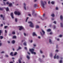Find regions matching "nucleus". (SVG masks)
I'll use <instances>...</instances> for the list:
<instances>
[{"label": "nucleus", "mask_w": 63, "mask_h": 63, "mask_svg": "<svg viewBox=\"0 0 63 63\" xmlns=\"http://www.w3.org/2000/svg\"><path fill=\"white\" fill-rule=\"evenodd\" d=\"M28 23H30V24L29 25V26L30 27H32V28H33L34 27V24H33L32 22L31 21H29L28 22Z\"/></svg>", "instance_id": "nucleus-1"}, {"label": "nucleus", "mask_w": 63, "mask_h": 63, "mask_svg": "<svg viewBox=\"0 0 63 63\" xmlns=\"http://www.w3.org/2000/svg\"><path fill=\"white\" fill-rule=\"evenodd\" d=\"M14 14L16 15H17L18 16H19V15H20V12H17L16 11H15L14 12Z\"/></svg>", "instance_id": "nucleus-2"}, {"label": "nucleus", "mask_w": 63, "mask_h": 63, "mask_svg": "<svg viewBox=\"0 0 63 63\" xmlns=\"http://www.w3.org/2000/svg\"><path fill=\"white\" fill-rule=\"evenodd\" d=\"M41 2L42 5V7L43 8H45L44 6L45 4V3H44V2H43V1L42 0L41 1Z\"/></svg>", "instance_id": "nucleus-3"}, {"label": "nucleus", "mask_w": 63, "mask_h": 63, "mask_svg": "<svg viewBox=\"0 0 63 63\" xmlns=\"http://www.w3.org/2000/svg\"><path fill=\"white\" fill-rule=\"evenodd\" d=\"M34 49L32 48V49H29V51H30L32 53H33V52H34Z\"/></svg>", "instance_id": "nucleus-4"}, {"label": "nucleus", "mask_w": 63, "mask_h": 63, "mask_svg": "<svg viewBox=\"0 0 63 63\" xmlns=\"http://www.w3.org/2000/svg\"><path fill=\"white\" fill-rule=\"evenodd\" d=\"M19 30H21L22 29H23V27L22 26H19Z\"/></svg>", "instance_id": "nucleus-5"}, {"label": "nucleus", "mask_w": 63, "mask_h": 63, "mask_svg": "<svg viewBox=\"0 0 63 63\" xmlns=\"http://www.w3.org/2000/svg\"><path fill=\"white\" fill-rule=\"evenodd\" d=\"M10 15L12 18H14V15H13V13H11L10 14Z\"/></svg>", "instance_id": "nucleus-6"}, {"label": "nucleus", "mask_w": 63, "mask_h": 63, "mask_svg": "<svg viewBox=\"0 0 63 63\" xmlns=\"http://www.w3.org/2000/svg\"><path fill=\"white\" fill-rule=\"evenodd\" d=\"M8 6L9 7H12V6H13V4H12V3H10L9 4Z\"/></svg>", "instance_id": "nucleus-7"}, {"label": "nucleus", "mask_w": 63, "mask_h": 63, "mask_svg": "<svg viewBox=\"0 0 63 63\" xmlns=\"http://www.w3.org/2000/svg\"><path fill=\"white\" fill-rule=\"evenodd\" d=\"M23 4H24V6H24V9L25 10H26V7H25V6L26 5V4H25V3H24Z\"/></svg>", "instance_id": "nucleus-8"}, {"label": "nucleus", "mask_w": 63, "mask_h": 63, "mask_svg": "<svg viewBox=\"0 0 63 63\" xmlns=\"http://www.w3.org/2000/svg\"><path fill=\"white\" fill-rule=\"evenodd\" d=\"M60 19L61 20H63V17L62 15H61L60 16Z\"/></svg>", "instance_id": "nucleus-9"}, {"label": "nucleus", "mask_w": 63, "mask_h": 63, "mask_svg": "<svg viewBox=\"0 0 63 63\" xmlns=\"http://www.w3.org/2000/svg\"><path fill=\"white\" fill-rule=\"evenodd\" d=\"M32 35L33 36H37V35L35 33V32H33L32 33Z\"/></svg>", "instance_id": "nucleus-10"}, {"label": "nucleus", "mask_w": 63, "mask_h": 63, "mask_svg": "<svg viewBox=\"0 0 63 63\" xmlns=\"http://www.w3.org/2000/svg\"><path fill=\"white\" fill-rule=\"evenodd\" d=\"M5 9L7 12H8V11H9V8H8V7L6 8Z\"/></svg>", "instance_id": "nucleus-11"}, {"label": "nucleus", "mask_w": 63, "mask_h": 63, "mask_svg": "<svg viewBox=\"0 0 63 63\" xmlns=\"http://www.w3.org/2000/svg\"><path fill=\"white\" fill-rule=\"evenodd\" d=\"M47 32H50L51 31V29H48L47 30Z\"/></svg>", "instance_id": "nucleus-12"}, {"label": "nucleus", "mask_w": 63, "mask_h": 63, "mask_svg": "<svg viewBox=\"0 0 63 63\" xmlns=\"http://www.w3.org/2000/svg\"><path fill=\"white\" fill-rule=\"evenodd\" d=\"M12 44H14L15 43V41L13 40L12 41Z\"/></svg>", "instance_id": "nucleus-13"}, {"label": "nucleus", "mask_w": 63, "mask_h": 63, "mask_svg": "<svg viewBox=\"0 0 63 63\" xmlns=\"http://www.w3.org/2000/svg\"><path fill=\"white\" fill-rule=\"evenodd\" d=\"M60 26L61 27H63V23H60Z\"/></svg>", "instance_id": "nucleus-14"}, {"label": "nucleus", "mask_w": 63, "mask_h": 63, "mask_svg": "<svg viewBox=\"0 0 63 63\" xmlns=\"http://www.w3.org/2000/svg\"><path fill=\"white\" fill-rule=\"evenodd\" d=\"M49 43H50L51 44H52V42H51V40L50 39H49Z\"/></svg>", "instance_id": "nucleus-15"}, {"label": "nucleus", "mask_w": 63, "mask_h": 63, "mask_svg": "<svg viewBox=\"0 0 63 63\" xmlns=\"http://www.w3.org/2000/svg\"><path fill=\"white\" fill-rule=\"evenodd\" d=\"M12 38L13 39H16V36L14 35L13 37Z\"/></svg>", "instance_id": "nucleus-16"}, {"label": "nucleus", "mask_w": 63, "mask_h": 63, "mask_svg": "<svg viewBox=\"0 0 63 63\" xmlns=\"http://www.w3.org/2000/svg\"><path fill=\"white\" fill-rule=\"evenodd\" d=\"M13 52H11L10 53V55H11V56H14V55L13 54Z\"/></svg>", "instance_id": "nucleus-17"}, {"label": "nucleus", "mask_w": 63, "mask_h": 63, "mask_svg": "<svg viewBox=\"0 0 63 63\" xmlns=\"http://www.w3.org/2000/svg\"><path fill=\"white\" fill-rule=\"evenodd\" d=\"M51 16H52V17H54L55 16L54 15V14H53L51 15Z\"/></svg>", "instance_id": "nucleus-18"}, {"label": "nucleus", "mask_w": 63, "mask_h": 63, "mask_svg": "<svg viewBox=\"0 0 63 63\" xmlns=\"http://www.w3.org/2000/svg\"><path fill=\"white\" fill-rule=\"evenodd\" d=\"M21 47H19L18 49L17 50V51H18V50L19 49H21Z\"/></svg>", "instance_id": "nucleus-19"}, {"label": "nucleus", "mask_w": 63, "mask_h": 63, "mask_svg": "<svg viewBox=\"0 0 63 63\" xmlns=\"http://www.w3.org/2000/svg\"><path fill=\"white\" fill-rule=\"evenodd\" d=\"M49 55L50 57H52V53H50V54Z\"/></svg>", "instance_id": "nucleus-20"}, {"label": "nucleus", "mask_w": 63, "mask_h": 63, "mask_svg": "<svg viewBox=\"0 0 63 63\" xmlns=\"http://www.w3.org/2000/svg\"><path fill=\"white\" fill-rule=\"evenodd\" d=\"M23 45H24V46H26L27 45L26 44V43L25 42L24 43H23Z\"/></svg>", "instance_id": "nucleus-21"}, {"label": "nucleus", "mask_w": 63, "mask_h": 63, "mask_svg": "<svg viewBox=\"0 0 63 63\" xmlns=\"http://www.w3.org/2000/svg\"><path fill=\"white\" fill-rule=\"evenodd\" d=\"M18 61L19 63H21V60H20V59H19Z\"/></svg>", "instance_id": "nucleus-22"}, {"label": "nucleus", "mask_w": 63, "mask_h": 63, "mask_svg": "<svg viewBox=\"0 0 63 63\" xmlns=\"http://www.w3.org/2000/svg\"><path fill=\"white\" fill-rule=\"evenodd\" d=\"M36 28H39V26L38 25H36Z\"/></svg>", "instance_id": "nucleus-23"}, {"label": "nucleus", "mask_w": 63, "mask_h": 63, "mask_svg": "<svg viewBox=\"0 0 63 63\" xmlns=\"http://www.w3.org/2000/svg\"><path fill=\"white\" fill-rule=\"evenodd\" d=\"M56 58L57 59H59V57L58 55H57L56 57Z\"/></svg>", "instance_id": "nucleus-24"}, {"label": "nucleus", "mask_w": 63, "mask_h": 63, "mask_svg": "<svg viewBox=\"0 0 63 63\" xmlns=\"http://www.w3.org/2000/svg\"><path fill=\"white\" fill-rule=\"evenodd\" d=\"M27 59H30V57H29L28 56H27Z\"/></svg>", "instance_id": "nucleus-25"}, {"label": "nucleus", "mask_w": 63, "mask_h": 63, "mask_svg": "<svg viewBox=\"0 0 63 63\" xmlns=\"http://www.w3.org/2000/svg\"><path fill=\"white\" fill-rule=\"evenodd\" d=\"M17 54V52H15V53H14V56H15V55H16Z\"/></svg>", "instance_id": "nucleus-26"}, {"label": "nucleus", "mask_w": 63, "mask_h": 63, "mask_svg": "<svg viewBox=\"0 0 63 63\" xmlns=\"http://www.w3.org/2000/svg\"><path fill=\"white\" fill-rule=\"evenodd\" d=\"M51 3L52 4H54V2L52 1L51 2Z\"/></svg>", "instance_id": "nucleus-27"}, {"label": "nucleus", "mask_w": 63, "mask_h": 63, "mask_svg": "<svg viewBox=\"0 0 63 63\" xmlns=\"http://www.w3.org/2000/svg\"><path fill=\"white\" fill-rule=\"evenodd\" d=\"M3 38V37L2 36H0V39H2Z\"/></svg>", "instance_id": "nucleus-28"}, {"label": "nucleus", "mask_w": 63, "mask_h": 63, "mask_svg": "<svg viewBox=\"0 0 63 63\" xmlns=\"http://www.w3.org/2000/svg\"><path fill=\"white\" fill-rule=\"evenodd\" d=\"M3 10V8H1V7L0 8V11H2Z\"/></svg>", "instance_id": "nucleus-29"}, {"label": "nucleus", "mask_w": 63, "mask_h": 63, "mask_svg": "<svg viewBox=\"0 0 63 63\" xmlns=\"http://www.w3.org/2000/svg\"><path fill=\"white\" fill-rule=\"evenodd\" d=\"M15 32L13 31L12 32V34H13V35H14V34H15Z\"/></svg>", "instance_id": "nucleus-30"}, {"label": "nucleus", "mask_w": 63, "mask_h": 63, "mask_svg": "<svg viewBox=\"0 0 63 63\" xmlns=\"http://www.w3.org/2000/svg\"><path fill=\"white\" fill-rule=\"evenodd\" d=\"M42 33H43V34H44L45 33V31H44L43 30H42Z\"/></svg>", "instance_id": "nucleus-31"}, {"label": "nucleus", "mask_w": 63, "mask_h": 63, "mask_svg": "<svg viewBox=\"0 0 63 63\" xmlns=\"http://www.w3.org/2000/svg\"><path fill=\"white\" fill-rule=\"evenodd\" d=\"M37 6V4H34V8H35V7H36Z\"/></svg>", "instance_id": "nucleus-32"}, {"label": "nucleus", "mask_w": 63, "mask_h": 63, "mask_svg": "<svg viewBox=\"0 0 63 63\" xmlns=\"http://www.w3.org/2000/svg\"><path fill=\"white\" fill-rule=\"evenodd\" d=\"M32 54H36V52H33V53H32Z\"/></svg>", "instance_id": "nucleus-33"}, {"label": "nucleus", "mask_w": 63, "mask_h": 63, "mask_svg": "<svg viewBox=\"0 0 63 63\" xmlns=\"http://www.w3.org/2000/svg\"><path fill=\"white\" fill-rule=\"evenodd\" d=\"M56 54H55V56L54 57V59H55L56 58Z\"/></svg>", "instance_id": "nucleus-34"}, {"label": "nucleus", "mask_w": 63, "mask_h": 63, "mask_svg": "<svg viewBox=\"0 0 63 63\" xmlns=\"http://www.w3.org/2000/svg\"><path fill=\"white\" fill-rule=\"evenodd\" d=\"M15 21L16 22H17V19L16 18L15 19Z\"/></svg>", "instance_id": "nucleus-35"}, {"label": "nucleus", "mask_w": 63, "mask_h": 63, "mask_svg": "<svg viewBox=\"0 0 63 63\" xmlns=\"http://www.w3.org/2000/svg\"><path fill=\"white\" fill-rule=\"evenodd\" d=\"M62 60H60L59 61V63H62Z\"/></svg>", "instance_id": "nucleus-36"}, {"label": "nucleus", "mask_w": 63, "mask_h": 63, "mask_svg": "<svg viewBox=\"0 0 63 63\" xmlns=\"http://www.w3.org/2000/svg\"><path fill=\"white\" fill-rule=\"evenodd\" d=\"M8 27L7 26H4V28L5 29H6V28H7Z\"/></svg>", "instance_id": "nucleus-37"}, {"label": "nucleus", "mask_w": 63, "mask_h": 63, "mask_svg": "<svg viewBox=\"0 0 63 63\" xmlns=\"http://www.w3.org/2000/svg\"><path fill=\"white\" fill-rule=\"evenodd\" d=\"M5 17H2V19L3 20H5Z\"/></svg>", "instance_id": "nucleus-38"}, {"label": "nucleus", "mask_w": 63, "mask_h": 63, "mask_svg": "<svg viewBox=\"0 0 63 63\" xmlns=\"http://www.w3.org/2000/svg\"><path fill=\"white\" fill-rule=\"evenodd\" d=\"M62 37V35H59V37L60 38H61V37Z\"/></svg>", "instance_id": "nucleus-39"}, {"label": "nucleus", "mask_w": 63, "mask_h": 63, "mask_svg": "<svg viewBox=\"0 0 63 63\" xmlns=\"http://www.w3.org/2000/svg\"><path fill=\"white\" fill-rule=\"evenodd\" d=\"M53 23H54L55 24H56V21H54Z\"/></svg>", "instance_id": "nucleus-40"}, {"label": "nucleus", "mask_w": 63, "mask_h": 63, "mask_svg": "<svg viewBox=\"0 0 63 63\" xmlns=\"http://www.w3.org/2000/svg\"><path fill=\"white\" fill-rule=\"evenodd\" d=\"M9 4H10V3H9V2H6V5H8V4L9 5Z\"/></svg>", "instance_id": "nucleus-41"}, {"label": "nucleus", "mask_w": 63, "mask_h": 63, "mask_svg": "<svg viewBox=\"0 0 63 63\" xmlns=\"http://www.w3.org/2000/svg\"><path fill=\"white\" fill-rule=\"evenodd\" d=\"M55 9L56 10H58V7H56V8Z\"/></svg>", "instance_id": "nucleus-42"}, {"label": "nucleus", "mask_w": 63, "mask_h": 63, "mask_svg": "<svg viewBox=\"0 0 63 63\" xmlns=\"http://www.w3.org/2000/svg\"><path fill=\"white\" fill-rule=\"evenodd\" d=\"M2 31L0 30V36L1 35V33H2Z\"/></svg>", "instance_id": "nucleus-43"}, {"label": "nucleus", "mask_w": 63, "mask_h": 63, "mask_svg": "<svg viewBox=\"0 0 63 63\" xmlns=\"http://www.w3.org/2000/svg\"><path fill=\"white\" fill-rule=\"evenodd\" d=\"M40 53H43V52L42 51V50H40Z\"/></svg>", "instance_id": "nucleus-44"}, {"label": "nucleus", "mask_w": 63, "mask_h": 63, "mask_svg": "<svg viewBox=\"0 0 63 63\" xmlns=\"http://www.w3.org/2000/svg\"><path fill=\"white\" fill-rule=\"evenodd\" d=\"M2 44L1 43H0V47H1V45H2Z\"/></svg>", "instance_id": "nucleus-45"}, {"label": "nucleus", "mask_w": 63, "mask_h": 63, "mask_svg": "<svg viewBox=\"0 0 63 63\" xmlns=\"http://www.w3.org/2000/svg\"><path fill=\"white\" fill-rule=\"evenodd\" d=\"M24 36H26V33H24Z\"/></svg>", "instance_id": "nucleus-46"}, {"label": "nucleus", "mask_w": 63, "mask_h": 63, "mask_svg": "<svg viewBox=\"0 0 63 63\" xmlns=\"http://www.w3.org/2000/svg\"><path fill=\"white\" fill-rule=\"evenodd\" d=\"M0 17H3V15H2V14L0 15Z\"/></svg>", "instance_id": "nucleus-47"}, {"label": "nucleus", "mask_w": 63, "mask_h": 63, "mask_svg": "<svg viewBox=\"0 0 63 63\" xmlns=\"http://www.w3.org/2000/svg\"><path fill=\"white\" fill-rule=\"evenodd\" d=\"M4 53V51H2L1 52V53Z\"/></svg>", "instance_id": "nucleus-48"}, {"label": "nucleus", "mask_w": 63, "mask_h": 63, "mask_svg": "<svg viewBox=\"0 0 63 63\" xmlns=\"http://www.w3.org/2000/svg\"><path fill=\"white\" fill-rule=\"evenodd\" d=\"M24 48L26 49V50H27V47H24Z\"/></svg>", "instance_id": "nucleus-49"}, {"label": "nucleus", "mask_w": 63, "mask_h": 63, "mask_svg": "<svg viewBox=\"0 0 63 63\" xmlns=\"http://www.w3.org/2000/svg\"><path fill=\"white\" fill-rule=\"evenodd\" d=\"M28 16H31V15L30 14H29Z\"/></svg>", "instance_id": "nucleus-50"}, {"label": "nucleus", "mask_w": 63, "mask_h": 63, "mask_svg": "<svg viewBox=\"0 0 63 63\" xmlns=\"http://www.w3.org/2000/svg\"><path fill=\"white\" fill-rule=\"evenodd\" d=\"M55 51L56 52H58V50L57 49Z\"/></svg>", "instance_id": "nucleus-51"}, {"label": "nucleus", "mask_w": 63, "mask_h": 63, "mask_svg": "<svg viewBox=\"0 0 63 63\" xmlns=\"http://www.w3.org/2000/svg\"><path fill=\"white\" fill-rule=\"evenodd\" d=\"M50 35H51V34H52V32H50Z\"/></svg>", "instance_id": "nucleus-52"}, {"label": "nucleus", "mask_w": 63, "mask_h": 63, "mask_svg": "<svg viewBox=\"0 0 63 63\" xmlns=\"http://www.w3.org/2000/svg\"><path fill=\"white\" fill-rule=\"evenodd\" d=\"M27 53H28V54H29V55L30 54V53H29V52H27Z\"/></svg>", "instance_id": "nucleus-53"}, {"label": "nucleus", "mask_w": 63, "mask_h": 63, "mask_svg": "<svg viewBox=\"0 0 63 63\" xmlns=\"http://www.w3.org/2000/svg\"><path fill=\"white\" fill-rule=\"evenodd\" d=\"M5 33H7V30H5Z\"/></svg>", "instance_id": "nucleus-54"}, {"label": "nucleus", "mask_w": 63, "mask_h": 63, "mask_svg": "<svg viewBox=\"0 0 63 63\" xmlns=\"http://www.w3.org/2000/svg\"><path fill=\"white\" fill-rule=\"evenodd\" d=\"M45 16V14H44L43 15V16L44 17Z\"/></svg>", "instance_id": "nucleus-55"}, {"label": "nucleus", "mask_w": 63, "mask_h": 63, "mask_svg": "<svg viewBox=\"0 0 63 63\" xmlns=\"http://www.w3.org/2000/svg\"><path fill=\"white\" fill-rule=\"evenodd\" d=\"M38 39H41V37L40 36H38Z\"/></svg>", "instance_id": "nucleus-56"}, {"label": "nucleus", "mask_w": 63, "mask_h": 63, "mask_svg": "<svg viewBox=\"0 0 63 63\" xmlns=\"http://www.w3.org/2000/svg\"><path fill=\"white\" fill-rule=\"evenodd\" d=\"M6 57H8L9 56L7 55H6Z\"/></svg>", "instance_id": "nucleus-57"}, {"label": "nucleus", "mask_w": 63, "mask_h": 63, "mask_svg": "<svg viewBox=\"0 0 63 63\" xmlns=\"http://www.w3.org/2000/svg\"><path fill=\"white\" fill-rule=\"evenodd\" d=\"M50 1H49L48 2V4H50Z\"/></svg>", "instance_id": "nucleus-58"}, {"label": "nucleus", "mask_w": 63, "mask_h": 63, "mask_svg": "<svg viewBox=\"0 0 63 63\" xmlns=\"http://www.w3.org/2000/svg\"><path fill=\"white\" fill-rule=\"evenodd\" d=\"M0 26H3V24H1L0 25Z\"/></svg>", "instance_id": "nucleus-59"}, {"label": "nucleus", "mask_w": 63, "mask_h": 63, "mask_svg": "<svg viewBox=\"0 0 63 63\" xmlns=\"http://www.w3.org/2000/svg\"><path fill=\"white\" fill-rule=\"evenodd\" d=\"M40 33L41 35H42V32H40Z\"/></svg>", "instance_id": "nucleus-60"}, {"label": "nucleus", "mask_w": 63, "mask_h": 63, "mask_svg": "<svg viewBox=\"0 0 63 63\" xmlns=\"http://www.w3.org/2000/svg\"><path fill=\"white\" fill-rule=\"evenodd\" d=\"M33 46H34V47H36V45H35L34 44H33Z\"/></svg>", "instance_id": "nucleus-61"}, {"label": "nucleus", "mask_w": 63, "mask_h": 63, "mask_svg": "<svg viewBox=\"0 0 63 63\" xmlns=\"http://www.w3.org/2000/svg\"><path fill=\"white\" fill-rule=\"evenodd\" d=\"M33 42V40H31V41H30V42L31 43H32V42Z\"/></svg>", "instance_id": "nucleus-62"}, {"label": "nucleus", "mask_w": 63, "mask_h": 63, "mask_svg": "<svg viewBox=\"0 0 63 63\" xmlns=\"http://www.w3.org/2000/svg\"><path fill=\"white\" fill-rule=\"evenodd\" d=\"M9 63H13V62H9Z\"/></svg>", "instance_id": "nucleus-63"}, {"label": "nucleus", "mask_w": 63, "mask_h": 63, "mask_svg": "<svg viewBox=\"0 0 63 63\" xmlns=\"http://www.w3.org/2000/svg\"><path fill=\"white\" fill-rule=\"evenodd\" d=\"M45 57V55H43V58H44V57Z\"/></svg>", "instance_id": "nucleus-64"}]
</instances>
